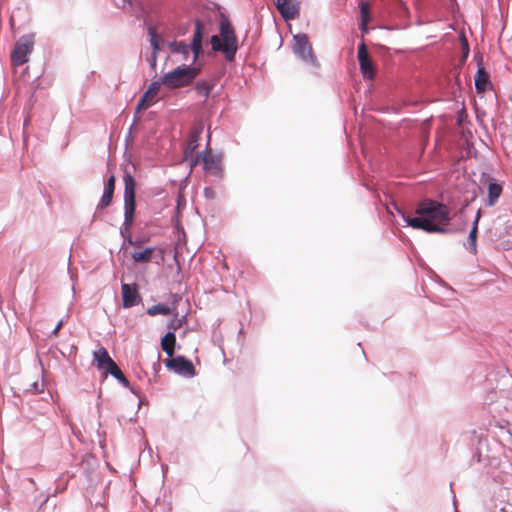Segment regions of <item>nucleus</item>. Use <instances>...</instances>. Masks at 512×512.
Listing matches in <instances>:
<instances>
[{"label": "nucleus", "instance_id": "obj_1", "mask_svg": "<svg viewBox=\"0 0 512 512\" xmlns=\"http://www.w3.org/2000/svg\"><path fill=\"white\" fill-rule=\"evenodd\" d=\"M417 217L403 215L404 221L414 229L428 233H446L445 227L450 223L449 208L434 200H424L416 208Z\"/></svg>", "mask_w": 512, "mask_h": 512}, {"label": "nucleus", "instance_id": "obj_2", "mask_svg": "<svg viewBox=\"0 0 512 512\" xmlns=\"http://www.w3.org/2000/svg\"><path fill=\"white\" fill-rule=\"evenodd\" d=\"M124 180V228L121 230L122 236L127 239V242L134 247H138L139 243L130 237V228L133 224L134 212L136 207L135 202V180L132 175L126 173L123 177Z\"/></svg>", "mask_w": 512, "mask_h": 512}, {"label": "nucleus", "instance_id": "obj_3", "mask_svg": "<svg viewBox=\"0 0 512 512\" xmlns=\"http://www.w3.org/2000/svg\"><path fill=\"white\" fill-rule=\"evenodd\" d=\"M199 71L197 67H177L162 76L163 86L168 89H176L189 85L197 77Z\"/></svg>", "mask_w": 512, "mask_h": 512}, {"label": "nucleus", "instance_id": "obj_4", "mask_svg": "<svg viewBox=\"0 0 512 512\" xmlns=\"http://www.w3.org/2000/svg\"><path fill=\"white\" fill-rule=\"evenodd\" d=\"M202 38H203V25L201 21H197L195 24V31L193 34V39L191 43V47H189L186 43L180 41H174L169 44L170 50L173 53L181 54L183 59H187L190 51L193 52V61H195L202 51Z\"/></svg>", "mask_w": 512, "mask_h": 512}, {"label": "nucleus", "instance_id": "obj_5", "mask_svg": "<svg viewBox=\"0 0 512 512\" xmlns=\"http://www.w3.org/2000/svg\"><path fill=\"white\" fill-rule=\"evenodd\" d=\"M34 49V37L32 35L22 36L15 44L11 52V63L13 66H21L28 62L29 55Z\"/></svg>", "mask_w": 512, "mask_h": 512}, {"label": "nucleus", "instance_id": "obj_6", "mask_svg": "<svg viewBox=\"0 0 512 512\" xmlns=\"http://www.w3.org/2000/svg\"><path fill=\"white\" fill-rule=\"evenodd\" d=\"M198 163H202L203 169L215 176H219L222 172V160L221 156L213 154L211 149L199 153L194 159L191 160V166H195Z\"/></svg>", "mask_w": 512, "mask_h": 512}, {"label": "nucleus", "instance_id": "obj_7", "mask_svg": "<svg viewBox=\"0 0 512 512\" xmlns=\"http://www.w3.org/2000/svg\"><path fill=\"white\" fill-rule=\"evenodd\" d=\"M293 51L303 61H306L313 65L317 64V59H316V56L314 55L312 45H311L309 38L306 34L294 35Z\"/></svg>", "mask_w": 512, "mask_h": 512}, {"label": "nucleus", "instance_id": "obj_8", "mask_svg": "<svg viewBox=\"0 0 512 512\" xmlns=\"http://www.w3.org/2000/svg\"><path fill=\"white\" fill-rule=\"evenodd\" d=\"M220 34L225 42V56L231 61L237 51V39L231 23L226 19L220 23Z\"/></svg>", "mask_w": 512, "mask_h": 512}, {"label": "nucleus", "instance_id": "obj_9", "mask_svg": "<svg viewBox=\"0 0 512 512\" xmlns=\"http://www.w3.org/2000/svg\"><path fill=\"white\" fill-rule=\"evenodd\" d=\"M165 365L174 372L187 377H193L196 373L193 363L184 356L171 357L165 361Z\"/></svg>", "mask_w": 512, "mask_h": 512}, {"label": "nucleus", "instance_id": "obj_10", "mask_svg": "<svg viewBox=\"0 0 512 512\" xmlns=\"http://www.w3.org/2000/svg\"><path fill=\"white\" fill-rule=\"evenodd\" d=\"M475 59L477 60V66H478L477 72L475 75V88L478 93H484L492 86V83L490 81V75L485 70V67L483 65L482 56L477 55V56H475Z\"/></svg>", "mask_w": 512, "mask_h": 512}, {"label": "nucleus", "instance_id": "obj_11", "mask_svg": "<svg viewBox=\"0 0 512 512\" xmlns=\"http://www.w3.org/2000/svg\"><path fill=\"white\" fill-rule=\"evenodd\" d=\"M358 61L364 78L373 79L375 76V67L364 42L358 47Z\"/></svg>", "mask_w": 512, "mask_h": 512}, {"label": "nucleus", "instance_id": "obj_12", "mask_svg": "<svg viewBox=\"0 0 512 512\" xmlns=\"http://www.w3.org/2000/svg\"><path fill=\"white\" fill-rule=\"evenodd\" d=\"M275 5L286 21L293 20L299 16V2L297 0H276Z\"/></svg>", "mask_w": 512, "mask_h": 512}, {"label": "nucleus", "instance_id": "obj_13", "mask_svg": "<svg viewBox=\"0 0 512 512\" xmlns=\"http://www.w3.org/2000/svg\"><path fill=\"white\" fill-rule=\"evenodd\" d=\"M122 291V303L124 308H130L135 305H137L141 297L139 295L137 285H130V284H122L121 286Z\"/></svg>", "mask_w": 512, "mask_h": 512}, {"label": "nucleus", "instance_id": "obj_14", "mask_svg": "<svg viewBox=\"0 0 512 512\" xmlns=\"http://www.w3.org/2000/svg\"><path fill=\"white\" fill-rule=\"evenodd\" d=\"M202 132H203L202 125H197L192 128V130L189 134L187 146H186V149L184 152L185 159L192 157L193 153L198 148L199 140H200V136H201Z\"/></svg>", "mask_w": 512, "mask_h": 512}, {"label": "nucleus", "instance_id": "obj_15", "mask_svg": "<svg viewBox=\"0 0 512 512\" xmlns=\"http://www.w3.org/2000/svg\"><path fill=\"white\" fill-rule=\"evenodd\" d=\"M115 176L111 175L104 185L103 195L98 203V209H105L108 207L113 199L114 191H115Z\"/></svg>", "mask_w": 512, "mask_h": 512}, {"label": "nucleus", "instance_id": "obj_16", "mask_svg": "<svg viewBox=\"0 0 512 512\" xmlns=\"http://www.w3.org/2000/svg\"><path fill=\"white\" fill-rule=\"evenodd\" d=\"M94 361L96 366L100 370H107L113 363L114 360L109 356L106 348L100 347L93 353Z\"/></svg>", "mask_w": 512, "mask_h": 512}, {"label": "nucleus", "instance_id": "obj_17", "mask_svg": "<svg viewBox=\"0 0 512 512\" xmlns=\"http://www.w3.org/2000/svg\"><path fill=\"white\" fill-rule=\"evenodd\" d=\"M481 218V209L476 213L475 220L468 236V250L476 254L477 253V235H478V223Z\"/></svg>", "mask_w": 512, "mask_h": 512}, {"label": "nucleus", "instance_id": "obj_18", "mask_svg": "<svg viewBox=\"0 0 512 512\" xmlns=\"http://www.w3.org/2000/svg\"><path fill=\"white\" fill-rule=\"evenodd\" d=\"M176 336L174 332H168L161 340L163 351L171 358L174 354Z\"/></svg>", "mask_w": 512, "mask_h": 512}, {"label": "nucleus", "instance_id": "obj_19", "mask_svg": "<svg viewBox=\"0 0 512 512\" xmlns=\"http://www.w3.org/2000/svg\"><path fill=\"white\" fill-rule=\"evenodd\" d=\"M155 248L148 247L145 248L143 251H135L131 254V257L134 262L136 263H148L151 261L153 254H154Z\"/></svg>", "mask_w": 512, "mask_h": 512}, {"label": "nucleus", "instance_id": "obj_20", "mask_svg": "<svg viewBox=\"0 0 512 512\" xmlns=\"http://www.w3.org/2000/svg\"><path fill=\"white\" fill-rule=\"evenodd\" d=\"M501 193L502 186L496 182H490L488 185V205H495Z\"/></svg>", "mask_w": 512, "mask_h": 512}, {"label": "nucleus", "instance_id": "obj_21", "mask_svg": "<svg viewBox=\"0 0 512 512\" xmlns=\"http://www.w3.org/2000/svg\"><path fill=\"white\" fill-rule=\"evenodd\" d=\"M172 312V309L165 304H157L147 309V314L150 316H156L158 314L170 315Z\"/></svg>", "mask_w": 512, "mask_h": 512}, {"label": "nucleus", "instance_id": "obj_22", "mask_svg": "<svg viewBox=\"0 0 512 512\" xmlns=\"http://www.w3.org/2000/svg\"><path fill=\"white\" fill-rule=\"evenodd\" d=\"M107 373H110L113 377H115L120 383H122L125 386H128L129 382L124 376L121 369L117 366V364L114 362L107 370Z\"/></svg>", "mask_w": 512, "mask_h": 512}, {"label": "nucleus", "instance_id": "obj_23", "mask_svg": "<svg viewBox=\"0 0 512 512\" xmlns=\"http://www.w3.org/2000/svg\"><path fill=\"white\" fill-rule=\"evenodd\" d=\"M149 36H150V44L152 46V49L155 53H158L160 46H159V38L156 32V29L154 27H149Z\"/></svg>", "mask_w": 512, "mask_h": 512}, {"label": "nucleus", "instance_id": "obj_24", "mask_svg": "<svg viewBox=\"0 0 512 512\" xmlns=\"http://www.w3.org/2000/svg\"><path fill=\"white\" fill-rule=\"evenodd\" d=\"M163 85L162 77L158 81H153L147 91L142 96H154L160 91V87Z\"/></svg>", "mask_w": 512, "mask_h": 512}, {"label": "nucleus", "instance_id": "obj_25", "mask_svg": "<svg viewBox=\"0 0 512 512\" xmlns=\"http://www.w3.org/2000/svg\"><path fill=\"white\" fill-rule=\"evenodd\" d=\"M360 14H361V21L363 22V24L369 23V21H370V6L367 2L360 3Z\"/></svg>", "mask_w": 512, "mask_h": 512}, {"label": "nucleus", "instance_id": "obj_26", "mask_svg": "<svg viewBox=\"0 0 512 512\" xmlns=\"http://www.w3.org/2000/svg\"><path fill=\"white\" fill-rule=\"evenodd\" d=\"M211 45L214 51H222L225 53V42L219 36L214 35L211 37Z\"/></svg>", "mask_w": 512, "mask_h": 512}, {"label": "nucleus", "instance_id": "obj_27", "mask_svg": "<svg viewBox=\"0 0 512 512\" xmlns=\"http://www.w3.org/2000/svg\"><path fill=\"white\" fill-rule=\"evenodd\" d=\"M212 87L213 85L208 83V82H199L197 84V87H196V90H197V93L201 96H208L209 93L211 92L212 90Z\"/></svg>", "mask_w": 512, "mask_h": 512}, {"label": "nucleus", "instance_id": "obj_28", "mask_svg": "<svg viewBox=\"0 0 512 512\" xmlns=\"http://www.w3.org/2000/svg\"><path fill=\"white\" fill-rule=\"evenodd\" d=\"M155 103V98H141L137 107H136V113H139L143 110L148 109Z\"/></svg>", "mask_w": 512, "mask_h": 512}, {"label": "nucleus", "instance_id": "obj_29", "mask_svg": "<svg viewBox=\"0 0 512 512\" xmlns=\"http://www.w3.org/2000/svg\"><path fill=\"white\" fill-rule=\"evenodd\" d=\"M460 43H461L462 54H463L462 61H465L469 55V44H468V41H467L464 33H461V35H460Z\"/></svg>", "mask_w": 512, "mask_h": 512}, {"label": "nucleus", "instance_id": "obj_30", "mask_svg": "<svg viewBox=\"0 0 512 512\" xmlns=\"http://www.w3.org/2000/svg\"><path fill=\"white\" fill-rule=\"evenodd\" d=\"M184 320H185V317H182V318L175 317L174 319H172L168 323V329L171 330L170 332H174V331L178 330L179 328H181Z\"/></svg>", "mask_w": 512, "mask_h": 512}, {"label": "nucleus", "instance_id": "obj_31", "mask_svg": "<svg viewBox=\"0 0 512 512\" xmlns=\"http://www.w3.org/2000/svg\"><path fill=\"white\" fill-rule=\"evenodd\" d=\"M157 54L158 53H155L154 51H152L151 57L149 59V62L153 69H155L156 65H157Z\"/></svg>", "mask_w": 512, "mask_h": 512}, {"label": "nucleus", "instance_id": "obj_32", "mask_svg": "<svg viewBox=\"0 0 512 512\" xmlns=\"http://www.w3.org/2000/svg\"><path fill=\"white\" fill-rule=\"evenodd\" d=\"M62 326H63V321H62V320H60V321L58 322V324L56 325V327L54 328V330L52 331V333H53L54 335H57V334H58V332H59V330L61 329V327H62Z\"/></svg>", "mask_w": 512, "mask_h": 512}, {"label": "nucleus", "instance_id": "obj_33", "mask_svg": "<svg viewBox=\"0 0 512 512\" xmlns=\"http://www.w3.org/2000/svg\"><path fill=\"white\" fill-rule=\"evenodd\" d=\"M367 25H368V23L363 24V22L361 21L360 30H361L362 33H367L368 32Z\"/></svg>", "mask_w": 512, "mask_h": 512}]
</instances>
